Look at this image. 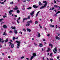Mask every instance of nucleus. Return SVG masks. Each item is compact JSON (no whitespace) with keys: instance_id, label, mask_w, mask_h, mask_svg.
I'll return each mask as SVG.
<instances>
[{"instance_id":"473e14b6","label":"nucleus","mask_w":60,"mask_h":60,"mask_svg":"<svg viewBox=\"0 0 60 60\" xmlns=\"http://www.w3.org/2000/svg\"><path fill=\"white\" fill-rule=\"evenodd\" d=\"M3 17L4 18H5V17H7L6 15H5V16L4 15L3 16Z\"/></svg>"},{"instance_id":"412c9836","label":"nucleus","mask_w":60,"mask_h":60,"mask_svg":"<svg viewBox=\"0 0 60 60\" xmlns=\"http://www.w3.org/2000/svg\"><path fill=\"white\" fill-rule=\"evenodd\" d=\"M54 7L55 8H58V6H57V5H54Z\"/></svg>"},{"instance_id":"774afa93","label":"nucleus","mask_w":60,"mask_h":60,"mask_svg":"<svg viewBox=\"0 0 60 60\" xmlns=\"http://www.w3.org/2000/svg\"><path fill=\"white\" fill-rule=\"evenodd\" d=\"M50 60H53V59H52V58H51L50 59Z\"/></svg>"},{"instance_id":"7ed1b4c3","label":"nucleus","mask_w":60,"mask_h":60,"mask_svg":"<svg viewBox=\"0 0 60 60\" xmlns=\"http://www.w3.org/2000/svg\"><path fill=\"white\" fill-rule=\"evenodd\" d=\"M53 51L55 54H56V52H57V47H55L54 49L53 50Z\"/></svg>"},{"instance_id":"338daca9","label":"nucleus","mask_w":60,"mask_h":60,"mask_svg":"<svg viewBox=\"0 0 60 60\" xmlns=\"http://www.w3.org/2000/svg\"><path fill=\"white\" fill-rule=\"evenodd\" d=\"M26 2V0H24V1H23V2Z\"/></svg>"},{"instance_id":"393cba45","label":"nucleus","mask_w":60,"mask_h":60,"mask_svg":"<svg viewBox=\"0 0 60 60\" xmlns=\"http://www.w3.org/2000/svg\"><path fill=\"white\" fill-rule=\"evenodd\" d=\"M8 41V39L7 38L6 40L5 41V42H7Z\"/></svg>"},{"instance_id":"de8ad7c7","label":"nucleus","mask_w":60,"mask_h":60,"mask_svg":"<svg viewBox=\"0 0 60 60\" xmlns=\"http://www.w3.org/2000/svg\"><path fill=\"white\" fill-rule=\"evenodd\" d=\"M39 26H40V28H42V26H41V25H39Z\"/></svg>"},{"instance_id":"4c0bfd02","label":"nucleus","mask_w":60,"mask_h":60,"mask_svg":"<svg viewBox=\"0 0 60 60\" xmlns=\"http://www.w3.org/2000/svg\"><path fill=\"white\" fill-rule=\"evenodd\" d=\"M50 56H52V53H50Z\"/></svg>"},{"instance_id":"7c9ffc66","label":"nucleus","mask_w":60,"mask_h":60,"mask_svg":"<svg viewBox=\"0 0 60 60\" xmlns=\"http://www.w3.org/2000/svg\"><path fill=\"white\" fill-rule=\"evenodd\" d=\"M27 19H30V16L29 15L27 18Z\"/></svg>"},{"instance_id":"864d4df0","label":"nucleus","mask_w":60,"mask_h":60,"mask_svg":"<svg viewBox=\"0 0 60 60\" xmlns=\"http://www.w3.org/2000/svg\"><path fill=\"white\" fill-rule=\"evenodd\" d=\"M57 59H59V56H57Z\"/></svg>"},{"instance_id":"4468645a","label":"nucleus","mask_w":60,"mask_h":60,"mask_svg":"<svg viewBox=\"0 0 60 60\" xmlns=\"http://www.w3.org/2000/svg\"><path fill=\"white\" fill-rule=\"evenodd\" d=\"M56 39H58V40H60V38L58 36H56Z\"/></svg>"},{"instance_id":"a878e982","label":"nucleus","mask_w":60,"mask_h":60,"mask_svg":"<svg viewBox=\"0 0 60 60\" xmlns=\"http://www.w3.org/2000/svg\"><path fill=\"white\" fill-rule=\"evenodd\" d=\"M3 20H4V19L3 18L0 19V22H2Z\"/></svg>"},{"instance_id":"680f3d73","label":"nucleus","mask_w":60,"mask_h":60,"mask_svg":"<svg viewBox=\"0 0 60 60\" xmlns=\"http://www.w3.org/2000/svg\"><path fill=\"white\" fill-rule=\"evenodd\" d=\"M38 14H37L36 15V17H37V16H38Z\"/></svg>"},{"instance_id":"3c124183","label":"nucleus","mask_w":60,"mask_h":60,"mask_svg":"<svg viewBox=\"0 0 60 60\" xmlns=\"http://www.w3.org/2000/svg\"><path fill=\"white\" fill-rule=\"evenodd\" d=\"M14 16L15 17H17V15H14Z\"/></svg>"},{"instance_id":"72a5a7b5","label":"nucleus","mask_w":60,"mask_h":60,"mask_svg":"<svg viewBox=\"0 0 60 60\" xmlns=\"http://www.w3.org/2000/svg\"><path fill=\"white\" fill-rule=\"evenodd\" d=\"M25 58V56H23L22 57H21V59H23V58Z\"/></svg>"},{"instance_id":"0eeeda50","label":"nucleus","mask_w":60,"mask_h":60,"mask_svg":"<svg viewBox=\"0 0 60 60\" xmlns=\"http://www.w3.org/2000/svg\"><path fill=\"white\" fill-rule=\"evenodd\" d=\"M13 9H14V11H15V10H18V8L17 6H15V8H14Z\"/></svg>"},{"instance_id":"8fccbe9b","label":"nucleus","mask_w":60,"mask_h":60,"mask_svg":"<svg viewBox=\"0 0 60 60\" xmlns=\"http://www.w3.org/2000/svg\"><path fill=\"white\" fill-rule=\"evenodd\" d=\"M1 4H4V2H2L1 3Z\"/></svg>"},{"instance_id":"79ce46f5","label":"nucleus","mask_w":60,"mask_h":60,"mask_svg":"<svg viewBox=\"0 0 60 60\" xmlns=\"http://www.w3.org/2000/svg\"><path fill=\"white\" fill-rule=\"evenodd\" d=\"M2 55L3 56H4V54H5V53H2Z\"/></svg>"},{"instance_id":"6ab92c4d","label":"nucleus","mask_w":60,"mask_h":60,"mask_svg":"<svg viewBox=\"0 0 60 60\" xmlns=\"http://www.w3.org/2000/svg\"><path fill=\"white\" fill-rule=\"evenodd\" d=\"M48 50L46 51L47 52H49V51H50V48H48Z\"/></svg>"},{"instance_id":"f3484780","label":"nucleus","mask_w":60,"mask_h":60,"mask_svg":"<svg viewBox=\"0 0 60 60\" xmlns=\"http://www.w3.org/2000/svg\"><path fill=\"white\" fill-rule=\"evenodd\" d=\"M11 28H12V29H16V27H15V26L13 27L12 26L11 27Z\"/></svg>"},{"instance_id":"cd10ccee","label":"nucleus","mask_w":60,"mask_h":60,"mask_svg":"<svg viewBox=\"0 0 60 60\" xmlns=\"http://www.w3.org/2000/svg\"><path fill=\"white\" fill-rule=\"evenodd\" d=\"M35 23L36 24H37L38 23V22L37 21H35Z\"/></svg>"},{"instance_id":"a211bd4d","label":"nucleus","mask_w":60,"mask_h":60,"mask_svg":"<svg viewBox=\"0 0 60 60\" xmlns=\"http://www.w3.org/2000/svg\"><path fill=\"white\" fill-rule=\"evenodd\" d=\"M38 34V37H41V35L40 34V33H39V32H37Z\"/></svg>"},{"instance_id":"49530a36","label":"nucleus","mask_w":60,"mask_h":60,"mask_svg":"<svg viewBox=\"0 0 60 60\" xmlns=\"http://www.w3.org/2000/svg\"><path fill=\"white\" fill-rule=\"evenodd\" d=\"M20 19V17H19V18L18 19V20H19Z\"/></svg>"},{"instance_id":"aec40b11","label":"nucleus","mask_w":60,"mask_h":60,"mask_svg":"<svg viewBox=\"0 0 60 60\" xmlns=\"http://www.w3.org/2000/svg\"><path fill=\"white\" fill-rule=\"evenodd\" d=\"M3 35H7V34H6V33H5V32H4V33Z\"/></svg>"},{"instance_id":"e433bc0d","label":"nucleus","mask_w":60,"mask_h":60,"mask_svg":"<svg viewBox=\"0 0 60 60\" xmlns=\"http://www.w3.org/2000/svg\"><path fill=\"white\" fill-rule=\"evenodd\" d=\"M12 33V31L10 30L9 31L10 33Z\"/></svg>"},{"instance_id":"c756f323","label":"nucleus","mask_w":60,"mask_h":60,"mask_svg":"<svg viewBox=\"0 0 60 60\" xmlns=\"http://www.w3.org/2000/svg\"><path fill=\"white\" fill-rule=\"evenodd\" d=\"M17 12L18 13H19L20 11H19V10H17Z\"/></svg>"},{"instance_id":"37998d69","label":"nucleus","mask_w":60,"mask_h":60,"mask_svg":"<svg viewBox=\"0 0 60 60\" xmlns=\"http://www.w3.org/2000/svg\"><path fill=\"white\" fill-rule=\"evenodd\" d=\"M43 41H46V40L44 39H43Z\"/></svg>"},{"instance_id":"1a4fd4ad","label":"nucleus","mask_w":60,"mask_h":60,"mask_svg":"<svg viewBox=\"0 0 60 60\" xmlns=\"http://www.w3.org/2000/svg\"><path fill=\"white\" fill-rule=\"evenodd\" d=\"M34 14V11H33L31 13H30V15L31 16H32V15H33Z\"/></svg>"},{"instance_id":"f257e3e1","label":"nucleus","mask_w":60,"mask_h":60,"mask_svg":"<svg viewBox=\"0 0 60 60\" xmlns=\"http://www.w3.org/2000/svg\"><path fill=\"white\" fill-rule=\"evenodd\" d=\"M43 3H45V4H44V6H42L40 8V9L41 10L42 9H43L44 8H45V7H46L47 6V2L46 1H43Z\"/></svg>"},{"instance_id":"bb28decb","label":"nucleus","mask_w":60,"mask_h":60,"mask_svg":"<svg viewBox=\"0 0 60 60\" xmlns=\"http://www.w3.org/2000/svg\"><path fill=\"white\" fill-rule=\"evenodd\" d=\"M60 13V11H58V12H57L56 13V14H57L58 13Z\"/></svg>"},{"instance_id":"58836bf2","label":"nucleus","mask_w":60,"mask_h":60,"mask_svg":"<svg viewBox=\"0 0 60 60\" xmlns=\"http://www.w3.org/2000/svg\"><path fill=\"white\" fill-rule=\"evenodd\" d=\"M49 35H50V34H48L47 35V36L48 37H49Z\"/></svg>"},{"instance_id":"e2e57ef3","label":"nucleus","mask_w":60,"mask_h":60,"mask_svg":"<svg viewBox=\"0 0 60 60\" xmlns=\"http://www.w3.org/2000/svg\"><path fill=\"white\" fill-rule=\"evenodd\" d=\"M52 27H54L55 26L54 25H52Z\"/></svg>"},{"instance_id":"5701e85b","label":"nucleus","mask_w":60,"mask_h":60,"mask_svg":"<svg viewBox=\"0 0 60 60\" xmlns=\"http://www.w3.org/2000/svg\"><path fill=\"white\" fill-rule=\"evenodd\" d=\"M34 57V56H32L30 58V60H32V59H33Z\"/></svg>"},{"instance_id":"c9c22d12","label":"nucleus","mask_w":60,"mask_h":60,"mask_svg":"<svg viewBox=\"0 0 60 60\" xmlns=\"http://www.w3.org/2000/svg\"><path fill=\"white\" fill-rule=\"evenodd\" d=\"M11 4H13V2H11L10 3Z\"/></svg>"},{"instance_id":"39448f33","label":"nucleus","mask_w":60,"mask_h":60,"mask_svg":"<svg viewBox=\"0 0 60 60\" xmlns=\"http://www.w3.org/2000/svg\"><path fill=\"white\" fill-rule=\"evenodd\" d=\"M16 42H17V45L18 46H20V41H16Z\"/></svg>"},{"instance_id":"f704fd0d","label":"nucleus","mask_w":60,"mask_h":60,"mask_svg":"<svg viewBox=\"0 0 60 60\" xmlns=\"http://www.w3.org/2000/svg\"><path fill=\"white\" fill-rule=\"evenodd\" d=\"M16 38H15L14 37H13V40H15V39Z\"/></svg>"},{"instance_id":"a18cd8bd","label":"nucleus","mask_w":60,"mask_h":60,"mask_svg":"<svg viewBox=\"0 0 60 60\" xmlns=\"http://www.w3.org/2000/svg\"><path fill=\"white\" fill-rule=\"evenodd\" d=\"M54 2L55 4H56V0H54Z\"/></svg>"},{"instance_id":"20e7f679","label":"nucleus","mask_w":60,"mask_h":60,"mask_svg":"<svg viewBox=\"0 0 60 60\" xmlns=\"http://www.w3.org/2000/svg\"><path fill=\"white\" fill-rule=\"evenodd\" d=\"M9 43L10 44L9 45V46H10L11 45V48H13L14 47V45L11 42H10Z\"/></svg>"},{"instance_id":"69168bd1","label":"nucleus","mask_w":60,"mask_h":60,"mask_svg":"<svg viewBox=\"0 0 60 60\" xmlns=\"http://www.w3.org/2000/svg\"><path fill=\"white\" fill-rule=\"evenodd\" d=\"M16 19L15 18H14V20H16Z\"/></svg>"},{"instance_id":"bf43d9fd","label":"nucleus","mask_w":60,"mask_h":60,"mask_svg":"<svg viewBox=\"0 0 60 60\" xmlns=\"http://www.w3.org/2000/svg\"><path fill=\"white\" fill-rule=\"evenodd\" d=\"M39 12H40V11H38L37 13V14H39Z\"/></svg>"},{"instance_id":"09e8293b","label":"nucleus","mask_w":60,"mask_h":60,"mask_svg":"<svg viewBox=\"0 0 60 60\" xmlns=\"http://www.w3.org/2000/svg\"><path fill=\"white\" fill-rule=\"evenodd\" d=\"M52 10H54V7H53L52 8Z\"/></svg>"},{"instance_id":"ea45409f","label":"nucleus","mask_w":60,"mask_h":60,"mask_svg":"<svg viewBox=\"0 0 60 60\" xmlns=\"http://www.w3.org/2000/svg\"><path fill=\"white\" fill-rule=\"evenodd\" d=\"M17 23H18V24H19V20H17Z\"/></svg>"},{"instance_id":"4be33fe9","label":"nucleus","mask_w":60,"mask_h":60,"mask_svg":"<svg viewBox=\"0 0 60 60\" xmlns=\"http://www.w3.org/2000/svg\"><path fill=\"white\" fill-rule=\"evenodd\" d=\"M32 9V7H29V8H27V9H28V10H30V9Z\"/></svg>"},{"instance_id":"4d7b16f0","label":"nucleus","mask_w":60,"mask_h":60,"mask_svg":"<svg viewBox=\"0 0 60 60\" xmlns=\"http://www.w3.org/2000/svg\"><path fill=\"white\" fill-rule=\"evenodd\" d=\"M8 58H10L11 57H10V56H9L8 57Z\"/></svg>"},{"instance_id":"2f4dec72","label":"nucleus","mask_w":60,"mask_h":60,"mask_svg":"<svg viewBox=\"0 0 60 60\" xmlns=\"http://www.w3.org/2000/svg\"><path fill=\"white\" fill-rule=\"evenodd\" d=\"M34 45H35V46H37V45L35 43H34Z\"/></svg>"},{"instance_id":"b1692460","label":"nucleus","mask_w":60,"mask_h":60,"mask_svg":"<svg viewBox=\"0 0 60 60\" xmlns=\"http://www.w3.org/2000/svg\"><path fill=\"white\" fill-rule=\"evenodd\" d=\"M27 18H25L24 19H23V21H25V20H27Z\"/></svg>"},{"instance_id":"c85d7f7f","label":"nucleus","mask_w":60,"mask_h":60,"mask_svg":"<svg viewBox=\"0 0 60 60\" xmlns=\"http://www.w3.org/2000/svg\"><path fill=\"white\" fill-rule=\"evenodd\" d=\"M39 46L41 47H42V44H40Z\"/></svg>"},{"instance_id":"dca6fc26","label":"nucleus","mask_w":60,"mask_h":60,"mask_svg":"<svg viewBox=\"0 0 60 60\" xmlns=\"http://www.w3.org/2000/svg\"><path fill=\"white\" fill-rule=\"evenodd\" d=\"M49 46H51V47L52 48H53V45H52L51 44H49Z\"/></svg>"},{"instance_id":"9b49d317","label":"nucleus","mask_w":60,"mask_h":60,"mask_svg":"<svg viewBox=\"0 0 60 60\" xmlns=\"http://www.w3.org/2000/svg\"><path fill=\"white\" fill-rule=\"evenodd\" d=\"M14 33H15V34H17V30H14Z\"/></svg>"},{"instance_id":"9d476101","label":"nucleus","mask_w":60,"mask_h":60,"mask_svg":"<svg viewBox=\"0 0 60 60\" xmlns=\"http://www.w3.org/2000/svg\"><path fill=\"white\" fill-rule=\"evenodd\" d=\"M3 28H7V26H6V25H3Z\"/></svg>"},{"instance_id":"2eb2a0df","label":"nucleus","mask_w":60,"mask_h":60,"mask_svg":"<svg viewBox=\"0 0 60 60\" xmlns=\"http://www.w3.org/2000/svg\"><path fill=\"white\" fill-rule=\"evenodd\" d=\"M38 4L39 5H42L43 4H41V3L40 1L39 2Z\"/></svg>"},{"instance_id":"5fc2aeb1","label":"nucleus","mask_w":60,"mask_h":60,"mask_svg":"<svg viewBox=\"0 0 60 60\" xmlns=\"http://www.w3.org/2000/svg\"><path fill=\"white\" fill-rule=\"evenodd\" d=\"M0 48H2V45H0Z\"/></svg>"},{"instance_id":"c03bdc74","label":"nucleus","mask_w":60,"mask_h":60,"mask_svg":"<svg viewBox=\"0 0 60 60\" xmlns=\"http://www.w3.org/2000/svg\"><path fill=\"white\" fill-rule=\"evenodd\" d=\"M23 30H24V31L25 32H26V30H25V29H23Z\"/></svg>"},{"instance_id":"0e129e2a","label":"nucleus","mask_w":60,"mask_h":60,"mask_svg":"<svg viewBox=\"0 0 60 60\" xmlns=\"http://www.w3.org/2000/svg\"><path fill=\"white\" fill-rule=\"evenodd\" d=\"M26 59H27V60H29V59L28 58H26Z\"/></svg>"},{"instance_id":"ddd939ff","label":"nucleus","mask_w":60,"mask_h":60,"mask_svg":"<svg viewBox=\"0 0 60 60\" xmlns=\"http://www.w3.org/2000/svg\"><path fill=\"white\" fill-rule=\"evenodd\" d=\"M33 55L34 56H37V55L36 54V53L35 52L33 53Z\"/></svg>"},{"instance_id":"f8f14e48","label":"nucleus","mask_w":60,"mask_h":60,"mask_svg":"<svg viewBox=\"0 0 60 60\" xmlns=\"http://www.w3.org/2000/svg\"><path fill=\"white\" fill-rule=\"evenodd\" d=\"M27 31H28L29 32H30L31 31V29H28V28H27Z\"/></svg>"},{"instance_id":"6e6552de","label":"nucleus","mask_w":60,"mask_h":60,"mask_svg":"<svg viewBox=\"0 0 60 60\" xmlns=\"http://www.w3.org/2000/svg\"><path fill=\"white\" fill-rule=\"evenodd\" d=\"M33 7H34V8H37L38 7V6H36V5H33Z\"/></svg>"},{"instance_id":"a19ab883","label":"nucleus","mask_w":60,"mask_h":60,"mask_svg":"<svg viewBox=\"0 0 60 60\" xmlns=\"http://www.w3.org/2000/svg\"><path fill=\"white\" fill-rule=\"evenodd\" d=\"M19 47H20V46H17V48H18V49H19Z\"/></svg>"},{"instance_id":"f03ea898","label":"nucleus","mask_w":60,"mask_h":60,"mask_svg":"<svg viewBox=\"0 0 60 60\" xmlns=\"http://www.w3.org/2000/svg\"><path fill=\"white\" fill-rule=\"evenodd\" d=\"M30 23H33V21L32 20H30L29 21H27V24H26V26H29L30 25Z\"/></svg>"},{"instance_id":"052dcab7","label":"nucleus","mask_w":60,"mask_h":60,"mask_svg":"<svg viewBox=\"0 0 60 60\" xmlns=\"http://www.w3.org/2000/svg\"><path fill=\"white\" fill-rule=\"evenodd\" d=\"M49 10H50V11H51V10H52V8H50L49 9Z\"/></svg>"},{"instance_id":"13d9d810","label":"nucleus","mask_w":60,"mask_h":60,"mask_svg":"<svg viewBox=\"0 0 60 60\" xmlns=\"http://www.w3.org/2000/svg\"><path fill=\"white\" fill-rule=\"evenodd\" d=\"M4 42V40L3 41H2L1 42H2V43H3V42Z\"/></svg>"},{"instance_id":"603ef678","label":"nucleus","mask_w":60,"mask_h":60,"mask_svg":"<svg viewBox=\"0 0 60 60\" xmlns=\"http://www.w3.org/2000/svg\"><path fill=\"white\" fill-rule=\"evenodd\" d=\"M50 21L51 22H52V21H53V20L52 19H51L50 20Z\"/></svg>"},{"instance_id":"6e6d98bb","label":"nucleus","mask_w":60,"mask_h":60,"mask_svg":"<svg viewBox=\"0 0 60 60\" xmlns=\"http://www.w3.org/2000/svg\"><path fill=\"white\" fill-rule=\"evenodd\" d=\"M1 40L2 39H1V38H0V42H1Z\"/></svg>"},{"instance_id":"423d86ee","label":"nucleus","mask_w":60,"mask_h":60,"mask_svg":"<svg viewBox=\"0 0 60 60\" xmlns=\"http://www.w3.org/2000/svg\"><path fill=\"white\" fill-rule=\"evenodd\" d=\"M13 11H14L12 10L10 11H9V13H10V15H11V14H12V13H11V12H13Z\"/></svg>"}]
</instances>
